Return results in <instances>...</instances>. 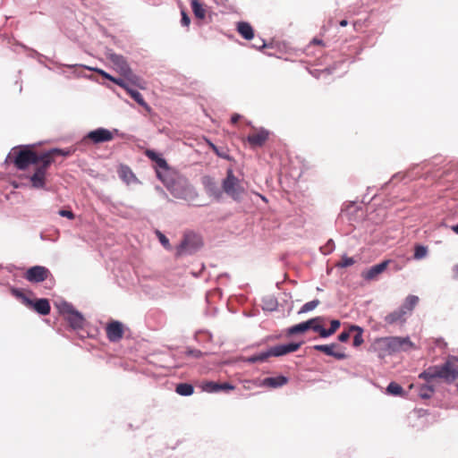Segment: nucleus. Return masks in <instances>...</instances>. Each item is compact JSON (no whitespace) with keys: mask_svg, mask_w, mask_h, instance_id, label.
Instances as JSON below:
<instances>
[{"mask_svg":"<svg viewBox=\"0 0 458 458\" xmlns=\"http://www.w3.org/2000/svg\"><path fill=\"white\" fill-rule=\"evenodd\" d=\"M409 314L407 311L404 310V309H402L400 307L398 310H394L393 312L389 313L386 316L385 321L389 324H403L406 321L407 316Z\"/></svg>","mask_w":458,"mask_h":458,"instance_id":"19","label":"nucleus"},{"mask_svg":"<svg viewBox=\"0 0 458 458\" xmlns=\"http://www.w3.org/2000/svg\"><path fill=\"white\" fill-rule=\"evenodd\" d=\"M259 198H261L263 200H266V198H265V197H263V196H262V195H260V194L259 195Z\"/></svg>","mask_w":458,"mask_h":458,"instance_id":"59","label":"nucleus"},{"mask_svg":"<svg viewBox=\"0 0 458 458\" xmlns=\"http://www.w3.org/2000/svg\"><path fill=\"white\" fill-rule=\"evenodd\" d=\"M202 389L207 393H217L219 391L233 390L234 386L229 383L220 384L213 381H208L202 385Z\"/></svg>","mask_w":458,"mask_h":458,"instance_id":"18","label":"nucleus"},{"mask_svg":"<svg viewBox=\"0 0 458 458\" xmlns=\"http://www.w3.org/2000/svg\"><path fill=\"white\" fill-rule=\"evenodd\" d=\"M109 60L114 66V68L123 76L130 77L132 75V72L123 58V56L116 54H111L109 55Z\"/></svg>","mask_w":458,"mask_h":458,"instance_id":"14","label":"nucleus"},{"mask_svg":"<svg viewBox=\"0 0 458 458\" xmlns=\"http://www.w3.org/2000/svg\"><path fill=\"white\" fill-rule=\"evenodd\" d=\"M453 231L458 234V224L453 226Z\"/></svg>","mask_w":458,"mask_h":458,"instance_id":"56","label":"nucleus"},{"mask_svg":"<svg viewBox=\"0 0 458 458\" xmlns=\"http://www.w3.org/2000/svg\"><path fill=\"white\" fill-rule=\"evenodd\" d=\"M453 271L454 277L458 280V264L454 267Z\"/></svg>","mask_w":458,"mask_h":458,"instance_id":"53","label":"nucleus"},{"mask_svg":"<svg viewBox=\"0 0 458 458\" xmlns=\"http://www.w3.org/2000/svg\"><path fill=\"white\" fill-rule=\"evenodd\" d=\"M352 331H350V329L348 331H343L339 335H338V340L340 342H347L348 339L350 338V333Z\"/></svg>","mask_w":458,"mask_h":458,"instance_id":"44","label":"nucleus"},{"mask_svg":"<svg viewBox=\"0 0 458 458\" xmlns=\"http://www.w3.org/2000/svg\"><path fill=\"white\" fill-rule=\"evenodd\" d=\"M434 392V386L429 384L422 385L419 388V395L423 399L430 398Z\"/></svg>","mask_w":458,"mask_h":458,"instance_id":"31","label":"nucleus"},{"mask_svg":"<svg viewBox=\"0 0 458 458\" xmlns=\"http://www.w3.org/2000/svg\"><path fill=\"white\" fill-rule=\"evenodd\" d=\"M244 144L255 148L258 146V134L249 136L244 141Z\"/></svg>","mask_w":458,"mask_h":458,"instance_id":"38","label":"nucleus"},{"mask_svg":"<svg viewBox=\"0 0 458 458\" xmlns=\"http://www.w3.org/2000/svg\"><path fill=\"white\" fill-rule=\"evenodd\" d=\"M60 312L65 316V319L73 329L82 328L85 319L81 312L76 310L72 304L64 301L58 305Z\"/></svg>","mask_w":458,"mask_h":458,"instance_id":"5","label":"nucleus"},{"mask_svg":"<svg viewBox=\"0 0 458 458\" xmlns=\"http://www.w3.org/2000/svg\"><path fill=\"white\" fill-rule=\"evenodd\" d=\"M41 156H38L30 149H21L14 157V165L20 170L26 169L30 165H38Z\"/></svg>","mask_w":458,"mask_h":458,"instance_id":"8","label":"nucleus"},{"mask_svg":"<svg viewBox=\"0 0 458 458\" xmlns=\"http://www.w3.org/2000/svg\"><path fill=\"white\" fill-rule=\"evenodd\" d=\"M262 302H263L262 310L264 311H275L277 310L278 301L273 296L264 297L262 300Z\"/></svg>","mask_w":458,"mask_h":458,"instance_id":"24","label":"nucleus"},{"mask_svg":"<svg viewBox=\"0 0 458 458\" xmlns=\"http://www.w3.org/2000/svg\"><path fill=\"white\" fill-rule=\"evenodd\" d=\"M314 42H316V44H319L320 43L319 40H314Z\"/></svg>","mask_w":458,"mask_h":458,"instance_id":"60","label":"nucleus"},{"mask_svg":"<svg viewBox=\"0 0 458 458\" xmlns=\"http://www.w3.org/2000/svg\"><path fill=\"white\" fill-rule=\"evenodd\" d=\"M237 30L241 36L247 40H250L254 38V30L248 22H239L237 24Z\"/></svg>","mask_w":458,"mask_h":458,"instance_id":"22","label":"nucleus"},{"mask_svg":"<svg viewBox=\"0 0 458 458\" xmlns=\"http://www.w3.org/2000/svg\"><path fill=\"white\" fill-rule=\"evenodd\" d=\"M118 133L117 129L110 131L106 128H98L96 130L89 131L84 137V140H89L94 144H99L103 142L111 141L114 138V134Z\"/></svg>","mask_w":458,"mask_h":458,"instance_id":"10","label":"nucleus"},{"mask_svg":"<svg viewBox=\"0 0 458 458\" xmlns=\"http://www.w3.org/2000/svg\"><path fill=\"white\" fill-rule=\"evenodd\" d=\"M75 151V148H53L51 150H49L48 152H46L44 153L43 155H48L49 158H52V156L53 155H61V156H64V157H68V156H71L72 154H73Z\"/></svg>","mask_w":458,"mask_h":458,"instance_id":"27","label":"nucleus"},{"mask_svg":"<svg viewBox=\"0 0 458 458\" xmlns=\"http://www.w3.org/2000/svg\"><path fill=\"white\" fill-rule=\"evenodd\" d=\"M242 384L243 387L247 390H252L257 386V383L254 380H244Z\"/></svg>","mask_w":458,"mask_h":458,"instance_id":"42","label":"nucleus"},{"mask_svg":"<svg viewBox=\"0 0 458 458\" xmlns=\"http://www.w3.org/2000/svg\"><path fill=\"white\" fill-rule=\"evenodd\" d=\"M313 348L316 351L321 352L337 360H344L347 358V355L344 353V348L335 343L331 344H317L314 345Z\"/></svg>","mask_w":458,"mask_h":458,"instance_id":"12","label":"nucleus"},{"mask_svg":"<svg viewBox=\"0 0 458 458\" xmlns=\"http://www.w3.org/2000/svg\"><path fill=\"white\" fill-rule=\"evenodd\" d=\"M181 23L182 26L188 27L191 23V20L184 11H182Z\"/></svg>","mask_w":458,"mask_h":458,"instance_id":"45","label":"nucleus"},{"mask_svg":"<svg viewBox=\"0 0 458 458\" xmlns=\"http://www.w3.org/2000/svg\"><path fill=\"white\" fill-rule=\"evenodd\" d=\"M157 236L160 243L163 245V247L165 249L169 250L172 249V246H171V244L169 242V240H168V238L165 234H163L159 231H157Z\"/></svg>","mask_w":458,"mask_h":458,"instance_id":"36","label":"nucleus"},{"mask_svg":"<svg viewBox=\"0 0 458 458\" xmlns=\"http://www.w3.org/2000/svg\"><path fill=\"white\" fill-rule=\"evenodd\" d=\"M223 190L228 196L235 200L240 199L244 193V189L240 180L233 174L231 169L227 171V175L223 181Z\"/></svg>","mask_w":458,"mask_h":458,"instance_id":"6","label":"nucleus"},{"mask_svg":"<svg viewBox=\"0 0 458 458\" xmlns=\"http://www.w3.org/2000/svg\"><path fill=\"white\" fill-rule=\"evenodd\" d=\"M419 378L430 383L439 379L446 384H452L458 378V358L450 355L441 365L429 366L424 369Z\"/></svg>","mask_w":458,"mask_h":458,"instance_id":"1","label":"nucleus"},{"mask_svg":"<svg viewBox=\"0 0 458 458\" xmlns=\"http://www.w3.org/2000/svg\"><path fill=\"white\" fill-rule=\"evenodd\" d=\"M117 173L120 179L127 185L140 182L134 173L128 165H119Z\"/></svg>","mask_w":458,"mask_h":458,"instance_id":"17","label":"nucleus"},{"mask_svg":"<svg viewBox=\"0 0 458 458\" xmlns=\"http://www.w3.org/2000/svg\"><path fill=\"white\" fill-rule=\"evenodd\" d=\"M157 191H161L162 193H164V194L165 195V193L164 192V191H163L161 188L157 187Z\"/></svg>","mask_w":458,"mask_h":458,"instance_id":"58","label":"nucleus"},{"mask_svg":"<svg viewBox=\"0 0 458 458\" xmlns=\"http://www.w3.org/2000/svg\"><path fill=\"white\" fill-rule=\"evenodd\" d=\"M428 254V248L422 245H416L414 250V259H421Z\"/></svg>","mask_w":458,"mask_h":458,"instance_id":"35","label":"nucleus"},{"mask_svg":"<svg viewBox=\"0 0 458 458\" xmlns=\"http://www.w3.org/2000/svg\"><path fill=\"white\" fill-rule=\"evenodd\" d=\"M52 162L53 160L49 158L48 155H41L40 163L38 165L36 171L30 178L33 188H45L47 170L48 169Z\"/></svg>","mask_w":458,"mask_h":458,"instance_id":"4","label":"nucleus"},{"mask_svg":"<svg viewBox=\"0 0 458 458\" xmlns=\"http://www.w3.org/2000/svg\"><path fill=\"white\" fill-rule=\"evenodd\" d=\"M321 321H322V318L320 317H317V318L307 320V322H310V329H312L315 332H318V330L320 329V327H322L319 324Z\"/></svg>","mask_w":458,"mask_h":458,"instance_id":"37","label":"nucleus"},{"mask_svg":"<svg viewBox=\"0 0 458 458\" xmlns=\"http://www.w3.org/2000/svg\"><path fill=\"white\" fill-rule=\"evenodd\" d=\"M156 163L158 165L159 167L167 169V164L166 161L163 157H159L156 160Z\"/></svg>","mask_w":458,"mask_h":458,"instance_id":"49","label":"nucleus"},{"mask_svg":"<svg viewBox=\"0 0 458 458\" xmlns=\"http://www.w3.org/2000/svg\"><path fill=\"white\" fill-rule=\"evenodd\" d=\"M146 155L148 158H150L151 160L155 161L160 157V155L157 154V152H155L154 150H147L146 151Z\"/></svg>","mask_w":458,"mask_h":458,"instance_id":"47","label":"nucleus"},{"mask_svg":"<svg viewBox=\"0 0 458 458\" xmlns=\"http://www.w3.org/2000/svg\"><path fill=\"white\" fill-rule=\"evenodd\" d=\"M157 176L165 183L170 193L176 199H183L190 204H193L197 198L198 192L195 188L183 177H176L174 179H165L158 173Z\"/></svg>","mask_w":458,"mask_h":458,"instance_id":"3","label":"nucleus"},{"mask_svg":"<svg viewBox=\"0 0 458 458\" xmlns=\"http://www.w3.org/2000/svg\"><path fill=\"white\" fill-rule=\"evenodd\" d=\"M50 275L48 268L43 266H34L29 268L24 276L26 280L31 283H40Z\"/></svg>","mask_w":458,"mask_h":458,"instance_id":"13","label":"nucleus"},{"mask_svg":"<svg viewBox=\"0 0 458 458\" xmlns=\"http://www.w3.org/2000/svg\"><path fill=\"white\" fill-rule=\"evenodd\" d=\"M106 331L107 338L111 342H117L123 335V324L119 321H112L106 326Z\"/></svg>","mask_w":458,"mask_h":458,"instance_id":"15","label":"nucleus"},{"mask_svg":"<svg viewBox=\"0 0 458 458\" xmlns=\"http://www.w3.org/2000/svg\"><path fill=\"white\" fill-rule=\"evenodd\" d=\"M301 345V343H290L272 346L267 352L259 353V361L267 360L269 357H279L296 352L300 349Z\"/></svg>","mask_w":458,"mask_h":458,"instance_id":"7","label":"nucleus"},{"mask_svg":"<svg viewBox=\"0 0 458 458\" xmlns=\"http://www.w3.org/2000/svg\"><path fill=\"white\" fill-rule=\"evenodd\" d=\"M12 292L16 297L21 299L25 305L33 307V309L40 315H47L50 312V305L47 299H39L36 301H32L18 289H13Z\"/></svg>","mask_w":458,"mask_h":458,"instance_id":"9","label":"nucleus"},{"mask_svg":"<svg viewBox=\"0 0 458 458\" xmlns=\"http://www.w3.org/2000/svg\"><path fill=\"white\" fill-rule=\"evenodd\" d=\"M112 81H113L114 83H115L116 85H118V86H120V87L123 88L126 91H128V89L131 88V87L129 86V83H128L125 80H123V79H120V78H114V77H113Z\"/></svg>","mask_w":458,"mask_h":458,"instance_id":"39","label":"nucleus"},{"mask_svg":"<svg viewBox=\"0 0 458 458\" xmlns=\"http://www.w3.org/2000/svg\"><path fill=\"white\" fill-rule=\"evenodd\" d=\"M188 354L192 356V357H195V358H199L201 356V352L199 351V350H191L188 352Z\"/></svg>","mask_w":458,"mask_h":458,"instance_id":"51","label":"nucleus"},{"mask_svg":"<svg viewBox=\"0 0 458 458\" xmlns=\"http://www.w3.org/2000/svg\"><path fill=\"white\" fill-rule=\"evenodd\" d=\"M58 213L61 216L67 217L69 219H72L74 217L73 213L70 210L62 209Z\"/></svg>","mask_w":458,"mask_h":458,"instance_id":"48","label":"nucleus"},{"mask_svg":"<svg viewBox=\"0 0 458 458\" xmlns=\"http://www.w3.org/2000/svg\"><path fill=\"white\" fill-rule=\"evenodd\" d=\"M350 331L356 332V334L353 337V346L358 347V346L361 345L364 342L363 336H362L363 330L361 329V327H360L358 326H351Z\"/></svg>","mask_w":458,"mask_h":458,"instance_id":"30","label":"nucleus"},{"mask_svg":"<svg viewBox=\"0 0 458 458\" xmlns=\"http://www.w3.org/2000/svg\"><path fill=\"white\" fill-rule=\"evenodd\" d=\"M199 237L192 233H186L183 240L177 247V255L182 256L184 254L192 253L200 246Z\"/></svg>","mask_w":458,"mask_h":458,"instance_id":"11","label":"nucleus"},{"mask_svg":"<svg viewBox=\"0 0 458 458\" xmlns=\"http://www.w3.org/2000/svg\"><path fill=\"white\" fill-rule=\"evenodd\" d=\"M356 263V259L352 257L343 255L341 259L335 264L337 267H348Z\"/></svg>","mask_w":458,"mask_h":458,"instance_id":"32","label":"nucleus"},{"mask_svg":"<svg viewBox=\"0 0 458 458\" xmlns=\"http://www.w3.org/2000/svg\"><path fill=\"white\" fill-rule=\"evenodd\" d=\"M310 322H302L297 325H294L287 329V335H294L298 334H302L310 329Z\"/></svg>","mask_w":458,"mask_h":458,"instance_id":"23","label":"nucleus"},{"mask_svg":"<svg viewBox=\"0 0 458 458\" xmlns=\"http://www.w3.org/2000/svg\"><path fill=\"white\" fill-rule=\"evenodd\" d=\"M388 264L389 260H385L379 264L372 266L368 270L363 271L361 273V276L367 281L374 280L386 269Z\"/></svg>","mask_w":458,"mask_h":458,"instance_id":"16","label":"nucleus"},{"mask_svg":"<svg viewBox=\"0 0 458 458\" xmlns=\"http://www.w3.org/2000/svg\"><path fill=\"white\" fill-rule=\"evenodd\" d=\"M244 360L249 362H256L258 360V355H252L248 359H245Z\"/></svg>","mask_w":458,"mask_h":458,"instance_id":"52","label":"nucleus"},{"mask_svg":"<svg viewBox=\"0 0 458 458\" xmlns=\"http://www.w3.org/2000/svg\"><path fill=\"white\" fill-rule=\"evenodd\" d=\"M318 333L323 338H327V337H328V336L333 335V332H331V330L329 328L326 329L323 327H320V329L318 330Z\"/></svg>","mask_w":458,"mask_h":458,"instance_id":"43","label":"nucleus"},{"mask_svg":"<svg viewBox=\"0 0 458 458\" xmlns=\"http://www.w3.org/2000/svg\"><path fill=\"white\" fill-rule=\"evenodd\" d=\"M202 183L205 188L206 192L216 199H219L222 195V191L217 187L216 183L214 180L209 176H205L202 179Z\"/></svg>","mask_w":458,"mask_h":458,"instance_id":"20","label":"nucleus"},{"mask_svg":"<svg viewBox=\"0 0 458 458\" xmlns=\"http://www.w3.org/2000/svg\"><path fill=\"white\" fill-rule=\"evenodd\" d=\"M418 302H419L418 296L409 295V296H407L403 304L401 307H402V309H404V310L407 311V313L410 315L411 313V311L413 310V309L415 308V306L418 304Z\"/></svg>","mask_w":458,"mask_h":458,"instance_id":"25","label":"nucleus"},{"mask_svg":"<svg viewBox=\"0 0 458 458\" xmlns=\"http://www.w3.org/2000/svg\"><path fill=\"white\" fill-rule=\"evenodd\" d=\"M320 301L318 300H313L311 301L306 302L300 310L299 313H306L310 310H313L319 305Z\"/></svg>","mask_w":458,"mask_h":458,"instance_id":"34","label":"nucleus"},{"mask_svg":"<svg viewBox=\"0 0 458 458\" xmlns=\"http://www.w3.org/2000/svg\"><path fill=\"white\" fill-rule=\"evenodd\" d=\"M267 47V46L264 43L262 47H259V49L260 48L266 49Z\"/></svg>","mask_w":458,"mask_h":458,"instance_id":"57","label":"nucleus"},{"mask_svg":"<svg viewBox=\"0 0 458 458\" xmlns=\"http://www.w3.org/2000/svg\"><path fill=\"white\" fill-rule=\"evenodd\" d=\"M288 383V378L284 376H276L266 377L259 384L260 386L267 388L281 387Z\"/></svg>","mask_w":458,"mask_h":458,"instance_id":"21","label":"nucleus"},{"mask_svg":"<svg viewBox=\"0 0 458 458\" xmlns=\"http://www.w3.org/2000/svg\"><path fill=\"white\" fill-rule=\"evenodd\" d=\"M87 69L97 72L100 75H102L104 78L109 80L112 81L113 76H111L109 73L106 72L104 70L98 69V68H92V67H87Z\"/></svg>","mask_w":458,"mask_h":458,"instance_id":"41","label":"nucleus"},{"mask_svg":"<svg viewBox=\"0 0 458 458\" xmlns=\"http://www.w3.org/2000/svg\"><path fill=\"white\" fill-rule=\"evenodd\" d=\"M191 9L194 15L198 19H204L206 16V10L199 0H191Z\"/></svg>","mask_w":458,"mask_h":458,"instance_id":"26","label":"nucleus"},{"mask_svg":"<svg viewBox=\"0 0 458 458\" xmlns=\"http://www.w3.org/2000/svg\"><path fill=\"white\" fill-rule=\"evenodd\" d=\"M127 92L140 106L145 107L147 110H149V106L145 102L142 95L138 90L130 88Z\"/></svg>","mask_w":458,"mask_h":458,"instance_id":"28","label":"nucleus"},{"mask_svg":"<svg viewBox=\"0 0 458 458\" xmlns=\"http://www.w3.org/2000/svg\"><path fill=\"white\" fill-rule=\"evenodd\" d=\"M270 132L263 128H259V145L268 140Z\"/></svg>","mask_w":458,"mask_h":458,"instance_id":"40","label":"nucleus"},{"mask_svg":"<svg viewBox=\"0 0 458 458\" xmlns=\"http://www.w3.org/2000/svg\"><path fill=\"white\" fill-rule=\"evenodd\" d=\"M386 390H387V393L392 395H402L403 394V387L395 382H391L388 385Z\"/></svg>","mask_w":458,"mask_h":458,"instance_id":"33","label":"nucleus"},{"mask_svg":"<svg viewBox=\"0 0 458 458\" xmlns=\"http://www.w3.org/2000/svg\"><path fill=\"white\" fill-rule=\"evenodd\" d=\"M240 119V115L239 114H233L231 118V121L233 123H237V121Z\"/></svg>","mask_w":458,"mask_h":458,"instance_id":"54","label":"nucleus"},{"mask_svg":"<svg viewBox=\"0 0 458 458\" xmlns=\"http://www.w3.org/2000/svg\"><path fill=\"white\" fill-rule=\"evenodd\" d=\"M347 24H348V21L346 20H343L340 21V26H342V27H345V26H347Z\"/></svg>","mask_w":458,"mask_h":458,"instance_id":"55","label":"nucleus"},{"mask_svg":"<svg viewBox=\"0 0 458 458\" xmlns=\"http://www.w3.org/2000/svg\"><path fill=\"white\" fill-rule=\"evenodd\" d=\"M210 147L218 156H220V157H222L224 158H227L228 157L225 154L221 153L220 150H218L216 146H215L214 144L210 143Z\"/></svg>","mask_w":458,"mask_h":458,"instance_id":"50","label":"nucleus"},{"mask_svg":"<svg viewBox=\"0 0 458 458\" xmlns=\"http://www.w3.org/2000/svg\"><path fill=\"white\" fill-rule=\"evenodd\" d=\"M411 349H416V346L408 336L377 338L370 346V351L376 352L379 358H385L395 352H407Z\"/></svg>","mask_w":458,"mask_h":458,"instance_id":"2","label":"nucleus"},{"mask_svg":"<svg viewBox=\"0 0 458 458\" xmlns=\"http://www.w3.org/2000/svg\"><path fill=\"white\" fill-rule=\"evenodd\" d=\"M176 393L182 396H190L193 394V386L190 384L182 383L177 385Z\"/></svg>","mask_w":458,"mask_h":458,"instance_id":"29","label":"nucleus"},{"mask_svg":"<svg viewBox=\"0 0 458 458\" xmlns=\"http://www.w3.org/2000/svg\"><path fill=\"white\" fill-rule=\"evenodd\" d=\"M340 321L337 320V319H334L331 321L330 323V327L329 329L331 330V332H333V334H335L336 332V330L340 327Z\"/></svg>","mask_w":458,"mask_h":458,"instance_id":"46","label":"nucleus"}]
</instances>
